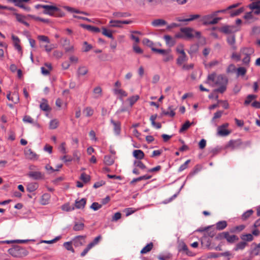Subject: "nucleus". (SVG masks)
<instances>
[{
    "instance_id": "1",
    "label": "nucleus",
    "mask_w": 260,
    "mask_h": 260,
    "mask_svg": "<svg viewBox=\"0 0 260 260\" xmlns=\"http://www.w3.org/2000/svg\"><path fill=\"white\" fill-rule=\"evenodd\" d=\"M215 239L217 240L225 239L228 243L233 244L239 240V238L235 235H230L229 232H223L218 234Z\"/></svg>"
},
{
    "instance_id": "2",
    "label": "nucleus",
    "mask_w": 260,
    "mask_h": 260,
    "mask_svg": "<svg viewBox=\"0 0 260 260\" xmlns=\"http://www.w3.org/2000/svg\"><path fill=\"white\" fill-rule=\"evenodd\" d=\"M241 52L246 55L245 57L242 60L243 63L245 64H248L250 60V55L254 52L253 49L251 48H244L241 50Z\"/></svg>"
},
{
    "instance_id": "3",
    "label": "nucleus",
    "mask_w": 260,
    "mask_h": 260,
    "mask_svg": "<svg viewBox=\"0 0 260 260\" xmlns=\"http://www.w3.org/2000/svg\"><path fill=\"white\" fill-rule=\"evenodd\" d=\"M218 12H225V10L216 11L211 14L203 16L202 18L203 24L205 25H209L210 21H211L212 19L218 14Z\"/></svg>"
},
{
    "instance_id": "4",
    "label": "nucleus",
    "mask_w": 260,
    "mask_h": 260,
    "mask_svg": "<svg viewBox=\"0 0 260 260\" xmlns=\"http://www.w3.org/2000/svg\"><path fill=\"white\" fill-rule=\"evenodd\" d=\"M86 236H77L73 239V243L75 247H80L82 246L85 243V239Z\"/></svg>"
},
{
    "instance_id": "5",
    "label": "nucleus",
    "mask_w": 260,
    "mask_h": 260,
    "mask_svg": "<svg viewBox=\"0 0 260 260\" xmlns=\"http://www.w3.org/2000/svg\"><path fill=\"white\" fill-rule=\"evenodd\" d=\"M180 31L184 34L187 39H192L194 37L193 31L194 30L191 27H184L180 29Z\"/></svg>"
},
{
    "instance_id": "6",
    "label": "nucleus",
    "mask_w": 260,
    "mask_h": 260,
    "mask_svg": "<svg viewBox=\"0 0 260 260\" xmlns=\"http://www.w3.org/2000/svg\"><path fill=\"white\" fill-rule=\"evenodd\" d=\"M242 142L240 139L231 140L226 145V148L231 147L234 149L242 146Z\"/></svg>"
},
{
    "instance_id": "7",
    "label": "nucleus",
    "mask_w": 260,
    "mask_h": 260,
    "mask_svg": "<svg viewBox=\"0 0 260 260\" xmlns=\"http://www.w3.org/2000/svg\"><path fill=\"white\" fill-rule=\"evenodd\" d=\"M23 250L21 247L18 245H15L13 247L8 250L10 254L14 257H19L21 253L20 250Z\"/></svg>"
},
{
    "instance_id": "8",
    "label": "nucleus",
    "mask_w": 260,
    "mask_h": 260,
    "mask_svg": "<svg viewBox=\"0 0 260 260\" xmlns=\"http://www.w3.org/2000/svg\"><path fill=\"white\" fill-rule=\"evenodd\" d=\"M219 31L224 34H230L236 31L234 25H225L219 28Z\"/></svg>"
},
{
    "instance_id": "9",
    "label": "nucleus",
    "mask_w": 260,
    "mask_h": 260,
    "mask_svg": "<svg viewBox=\"0 0 260 260\" xmlns=\"http://www.w3.org/2000/svg\"><path fill=\"white\" fill-rule=\"evenodd\" d=\"M228 82V78L225 75H219L216 77L215 81V84L217 85H227Z\"/></svg>"
},
{
    "instance_id": "10",
    "label": "nucleus",
    "mask_w": 260,
    "mask_h": 260,
    "mask_svg": "<svg viewBox=\"0 0 260 260\" xmlns=\"http://www.w3.org/2000/svg\"><path fill=\"white\" fill-rule=\"evenodd\" d=\"M24 153L27 158L32 160H37L38 158V155L34 152L30 148H26Z\"/></svg>"
},
{
    "instance_id": "11",
    "label": "nucleus",
    "mask_w": 260,
    "mask_h": 260,
    "mask_svg": "<svg viewBox=\"0 0 260 260\" xmlns=\"http://www.w3.org/2000/svg\"><path fill=\"white\" fill-rule=\"evenodd\" d=\"M212 226H209L207 228H205L203 229H199L197 231L199 232H203L206 231V233L205 234V238H206L207 237H209L210 238H213L216 234V232L214 230H209L211 228Z\"/></svg>"
},
{
    "instance_id": "12",
    "label": "nucleus",
    "mask_w": 260,
    "mask_h": 260,
    "mask_svg": "<svg viewBox=\"0 0 260 260\" xmlns=\"http://www.w3.org/2000/svg\"><path fill=\"white\" fill-rule=\"evenodd\" d=\"M27 176L34 180H40L44 178L43 174L41 172L38 171L29 172Z\"/></svg>"
},
{
    "instance_id": "13",
    "label": "nucleus",
    "mask_w": 260,
    "mask_h": 260,
    "mask_svg": "<svg viewBox=\"0 0 260 260\" xmlns=\"http://www.w3.org/2000/svg\"><path fill=\"white\" fill-rule=\"evenodd\" d=\"M161 110L162 111V112L160 114L161 116L164 115H168L171 117H173L175 115V112H174L175 109L173 106H169L168 107V110H170V112L166 111L162 108H161Z\"/></svg>"
},
{
    "instance_id": "14",
    "label": "nucleus",
    "mask_w": 260,
    "mask_h": 260,
    "mask_svg": "<svg viewBox=\"0 0 260 260\" xmlns=\"http://www.w3.org/2000/svg\"><path fill=\"white\" fill-rule=\"evenodd\" d=\"M201 16L199 14L190 15L188 18H181V17H178L176 18V20L179 22H188L200 18Z\"/></svg>"
},
{
    "instance_id": "15",
    "label": "nucleus",
    "mask_w": 260,
    "mask_h": 260,
    "mask_svg": "<svg viewBox=\"0 0 260 260\" xmlns=\"http://www.w3.org/2000/svg\"><path fill=\"white\" fill-rule=\"evenodd\" d=\"M80 26L83 28L86 29L87 30L94 32H100V29L99 27H95L90 25H87L85 24H81Z\"/></svg>"
},
{
    "instance_id": "16",
    "label": "nucleus",
    "mask_w": 260,
    "mask_h": 260,
    "mask_svg": "<svg viewBox=\"0 0 260 260\" xmlns=\"http://www.w3.org/2000/svg\"><path fill=\"white\" fill-rule=\"evenodd\" d=\"M7 98L8 99V100L11 101L14 104H17L19 101V97L18 94L17 93H16V92H14L12 94V96H11L10 92H9L7 95Z\"/></svg>"
},
{
    "instance_id": "17",
    "label": "nucleus",
    "mask_w": 260,
    "mask_h": 260,
    "mask_svg": "<svg viewBox=\"0 0 260 260\" xmlns=\"http://www.w3.org/2000/svg\"><path fill=\"white\" fill-rule=\"evenodd\" d=\"M86 203V199L82 198L80 200H76L75 203V207L77 209H83Z\"/></svg>"
},
{
    "instance_id": "18",
    "label": "nucleus",
    "mask_w": 260,
    "mask_h": 260,
    "mask_svg": "<svg viewBox=\"0 0 260 260\" xmlns=\"http://www.w3.org/2000/svg\"><path fill=\"white\" fill-rule=\"evenodd\" d=\"M167 23V21L162 19H155L151 22V24L155 27L162 26L166 25Z\"/></svg>"
},
{
    "instance_id": "19",
    "label": "nucleus",
    "mask_w": 260,
    "mask_h": 260,
    "mask_svg": "<svg viewBox=\"0 0 260 260\" xmlns=\"http://www.w3.org/2000/svg\"><path fill=\"white\" fill-rule=\"evenodd\" d=\"M248 7L250 9L253 11L252 12L254 13V14L256 15H258L260 14V6L257 5L256 3H251L249 5Z\"/></svg>"
},
{
    "instance_id": "20",
    "label": "nucleus",
    "mask_w": 260,
    "mask_h": 260,
    "mask_svg": "<svg viewBox=\"0 0 260 260\" xmlns=\"http://www.w3.org/2000/svg\"><path fill=\"white\" fill-rule=\"evenodd\" d=\"M253 245H254V247L250 250V254L254 255H258L260 253V243L258 244L253 243L252 244V246Z\"/></svg>"
},
{
    "instance_id": "21",
    "label": "nucleus",
    "mask_w": 260,
    "mask_h": 260,
    "mask_svg": "<svg viewBox=\"0 0 260 260\" xmlns=\"http://www.w3.org/2000/svg\"><path fill=\"white\" fill-rule=\"evenodd\" d=\"M63 8L67 10L68 11L71 12V13H75L77 14H84L85 15H89L88 13L84 12V11H81L80 10H78L77 9H74L73 8L69 7V6H64Z\"/></svg>"
},
{
    "instance_id": "22",
    "label": "nucleus",
    "mask_w": 260,
    "mask_h": 260,
    "mask_svg": "<svg viewBox=\"0 0 260 260\" xmlns=\"http://www.w3.org/2000/svg\"><path fill=\"white\" fill-rule=\"evenodd\" d=\"M15 15L16 16V20L18 22L24 24L26 26H29V24L25 20L26 17L24 16L19 14H18V13H15Z\"/></svg>"
},
{
    "instance_id": "23",
    "label": "nucleus",
    "mask_w": 260,
    "mask_h": 260,
    "mask_svg": "<svg viewBox=\"0 0 260 260\" xmlns=\"http://www.w3.org/2000/svg\"><path fill=\"white\" fill-rule=\"evenodd\" d=\"M227 225L228 223L225 220L219 221L216 223V229L218 231L223 230Z\"/></svg>"
},
{
    "instance_id": "24",
    "label": "nucleus",
    "mask_w": 260,
    "mask_h": 260,
    "mask_svg": "<svg viewBox=\"0 0 260 260\" xmlns=\"http://www.w3.org/2000/svg\"><path fill=\"white\" fill-rule=\"evenodd\" d=\"M134 157L138 159H142L144 157V153L141 150H135L133 153Z\"/></svg>"
},
{
    "instance_id": "25",
    "label": "nucleus",
    "mask_w": 260,
    "mask_h": 260,
    "mask_svg": "<svg viewBox=\"0 0 260 260\" xmlns=\"http://www.w3.org/2000/svg\"><path fill=\"white\" fill-rule=\"evenodd\" d=\"M187 56L186 55L185 52H181V54L179 56L178 58L177 59V63L178 65H181L183 62L186 61L187 60Z\"/></svg>"
},
{
    "instance_id": "26",
    "label": "nucleus",
    "mask_w": 260,
    "mask_h": 260,
    "mask_svg": "<svg viewBox=\"0 0 260 260\" xmlns=\"http://www.w3.org/2000/svg\"><path fill=\"white\" fill-rule=\"evenodd\" d=\"M153 247L152 242H150L147 244L140 251V253L142 254H146L150 251Z\"/></svg>"
},
{
    "instance_id": "27",
    "label": "nucleus",
    "mask_w": 260,
    "mask_h": 260,
    "mask_svg": "<svg viewBox=\"0 0 260 260\" xmlns=\"http://www.w3.org/2000/svg\"><path fill=\"white\" fill-rule=\"evenodd\" d=\"M151 175H144V176H140L138 178H134L130 182V184H134L135 183L137 182H138V181H141L142 180H147V179H149L151 178Z\"/></svg>"
},
{
    "instance_id": "28",
    "label": "nucleus",
    "mask_w": 260,
    "mask_h": 260,
    "mask_svg": "<svg viewBox=\"0 0 260 260\" xmlns=\"http://www.w3.org/2000/svg\"><path fill=\"white\" fill-rule=\"evenodd\" d=\"M110 121L114 125V130L115 133L117 135L119 134L120 132V123L118 121L116 122L113 119H111Z\"/></svg>"
},
{
    "instance_id": "29",
    "label": "nucleus",
    "mask_w": 260,
    "mask_h": 260,
    "mask_svg": "<svg viewBox=\"0 0 260 260\" xmlns=\"http://www.w3.org/2000/svg\"><path fill=\"white\" fill-rule=\"evenodd\" d=\"M164 39L166 41L167 45L170 47L174 46L175 44V41L169 35H165Z\"/></svg>"
},
{
    "instance_id": "30",
    "label": "nucleus",
    "mask_w": 260,
    "mask_h": 260,
    "mask_svg": "<svg viewBox=\"0 0 260 260\" xmlns=\"http://www.w3.org/2000/svg\"><path fill=\"white\" fill-rule=\"evenodd\" d=\"M39 187L38 184L37 183H29L26 187V190L29 192L35 191Z\"/></svg>"
},
{
    "instance_id": "31",
    "label": "nucleus",
    "mask_w": 260,
    "mask_h": 260,
    "mask_svg": "<svg viewBox=\"0 0 260 260\" xmlns=\"http://www.w3.org/2000/svg\"><path fill=\"white\" fill-rule=\"evenodd\" d=\"M201 169H202V167L200 165H196L194 167L193 170L190 172V173L189 174V175L187 176V178H190V177H192L193 176H194V175L197 174L201 170Z\"/></svg>"
},
{
    "instance_id": "32",
    "label": "nucleus",
    "mask_w": 260,
    "mask_h": 260,
    "mask_svg": "<svg viewBox=\"0 0 260 260\" xmlns=\"http://www.w3.org/2000/svg\"><path fill=\"white\" fill-rule=\"evenodd\" d=\"M43 102L41 103L40 105V108L44 111H49L50 108L47 104V101L46 99H43Z\"/></svg>"
},
{
    "instance_id": "33",
    "label": "nucleus",
    "mask_w": 260,
    "mask_h": 260,
    "mask_svg": "<svg viewBox=\"0 0 260 260\" xmlns=\"http://www.w3.org/2000/svg\"><path fill=\"white\" fill-rule=\"evenodd\" d=\"M105 164L108 166H111L114 162L113 158L110 155H105L104 159Z\"/></svg>"
},
{
    "instance_id": "34",
    "label": "nucleus",
    "mask_w": 260,
    "mask_h": 260,
    "mask_svg": "<svg viewBox=\"0 0 260 260\" xmlns=\"http://www.w3.org/2000/svg\"><path fill=\"white\" fill-rule=\"evenodd\" d=\"M193 122H190L188 120H187L181 126L179 129V133H182L184 131H186L191 125L193 124Z\"/></svg>"
},
{
    "instance_id": "35",
    "label": "nucleus",
    "mask_w": 260,
    "mask_h": 260,
    "mask_svg": "<svg viewBox=\"0 0 260 260\" xmlns=\"http://www.w3.org/2000/svg\"><path fill=\"white\" fill-rule=\"evenodd\" d=\"M240 238L243 241L246 242L247 241H251L253 239V236L251 234H243L241 236Z\"/></svg>"
},
{
    "instance_id": "36",
    "label": "nucleus",
    "mask_w": 260,
    "mask_h": 260,
    "mask_svg": "<svg viewBox=\"0 0 260 260\" xmlns=\"http://www.w3.org/2000/svg\"><path fill=\"white\" fill-rule=\"evenodd\" d=\"M247 245V243L245 241H242L238 243H237L234 248L235 251H238L239 250H243L245 248L246 246Z\"/></svg>"
},
{
    "instance_id": "37",
    "label": "nucleus",
    "mask_w": 260,
    "mask_h": 260,
    "mask_svg": "<svg viewBox=\"0 0 260 260\" xmlns=\"http://www.w3.org/2000/svg\"><path fill=\"white\" fill-rule=\"evenodd\" d=\"M85 225L82 222H75L73 226V230L75 231H82L84 229Z\"/></svg>"
},
{
    "instance_id": "38",
    "label": "nucleus",
    "mask_w": 260,
    "mask_h": 260,
    "mask_svg": "<svg viewBox=\"0 0 260 260\" xmlns=\"http://www.w3.org/2000/svg\"><path fill=\"white\" fill-rule=\"evenodd\" d=\"M113 15L117 18L127 17L131 16V14L127 12H116L113 13Z\"/></svg>"
},
{
    "instance_id": "39",
    "label": "nucleus",
    "mask_w": 260,
    "mask_h": 260,
    "mask_svg": "<svg viewBox=\"0 0 260 260\" xmlns=\"http://www.w3.org/2000/svg\"><path fill=\"white\" fill-rule=\"evenodd\" d=\"M88 73V69L85 67H80L78 68L77 71V75L79 77L80 76H84Z\"/></svg>"
},
{
    "instance_id": "40",
    "label": "nucleus",
    "mask_w": 260,
    "mask_h": 260,
    "mask_svg": "<svg viewBox=\"0 0 260 260\" xmlns=\"http://www.w3.org/2000/svg\"><path fill=\"white\" fill-rule=\"evenodd\" d=\"M227 42L231 46H232V48L233 49L236 50V47L234 45L235 43V35L229 36L227 38Z\"/></svg>"
},
{
    "instance_id": "41",
    "label": "nucleus",
    "mask_w": 260,
    "mask_h": 260,
    "mask_svg": "<svg viewBox=\"0 0 260 260\" xmlns=\"http://www.w3.org/2000/svg\"><path fill=\"white\" fill-rule=\"evenodd\" d=\"M257 98V96L254 94H249L246 98V100L244 101V104L245 106L248 105L252 100L255 99Z\"/></svg>"
},
{
    "instance_id": "42",
    "label": "nucleus",
    "mask_w": 260,
    "mask_h": 260,
    "mask_svg": "<svg viewBox=\"0 0 260 260\" xmlns=\"http://www.w3.org/2000/svg\"><path fill=\"white\" fill-rule=\"evenodd\" d=\"M252 11L247 12L245 14V15L243 17L245 19L247 20V22L248 23H250L251 22L250 21H249V20L250 19H252L253 21L257 19L256 18H254L252 15Z\"/></svg>"
},
{
    "instance_id": "43",
    "label": "nucleus",
    "mask_w": 260,
    "mask_h": 260,
    "mask_svg": "<svg viewBox=\"0 0 260 260\" xmlns=\"http://www.w3.org/2000/svg\"><path fill=\"white\" fill-rule=\"evenodd\" d=\"M93 93L95 94L94 98L98 99L102 96V89L100 86H97L94 88Z\"/></svg>"
},
{
    "instance_id": "44",
    "label": "nucleus",
    "mask_w": 260,
    "mask_h": 260,
    "mask_svg": "<svg viewBox=\"0 0 260 260\" xmlns=\"http://www.w3.org/2000/svg\"><path fill=\"white\" fill-rule=\"evenodd\" d=\"M152 51L154 52H156V53H157L159 54H161L162 55H164L166 54L168 52H170L171 50L170 49L166 50V49H157L155 48H152Z\"/></svg>"
},
{
    "instance_id": "45",
    "label": "nucleus",
    "mask_w": 260,
    "mask_h": 260,
    "mask_svg": "<svg viewBox=\"0 0 260 260\" xmlns=\"http://www.w3.org/2000/svg\"><path fill=\"white\" fill-rule=\"evenodd\" d=\"M50 199L49 194L48 193L44 194L41 198V204L42 205H46L48 203V201Z\"/></svg>"
},
{
    "instance_id": "46",
    "label": "nucleus",
    "mask_w": 260,
    "mask_h": 260,
    "mask_svg": "<svg viewBox=\"0 0 260 260\" xmlns=\"http://www.w3.org/2000/svg\"><path fill=\"white\" fill-rule=\"evenodd\" d=\"M253 213L252 209H250L244 212L242 215V219L243 220H246L248 219Z\"/></svg>"
},
{
    "instance_id": "47",
    "label": "nucleus",
    "mask_w": 260,
    "mask_h": 260,
    "mask_svg": "<svg viewBox=\"0 0 260 260\" xmlns=\"http://www.w3.org/2000/svg\"><path fill=\"white\" fill-rule=\"evenodd\" d=\"M52 8L53 9H48L46 12H43V13L45 14H48L50 16H54V13L55 12V11H58L59 8H57V7L53 6H52Z\"/></svg>"
},
{
    "instance_id": "48",
    "label": "nucleus",
    "mask_w": 260,
    "mask_h": 260,
    "mask_svg": "<svg viewBox=\"0 0 260 260\" xmlns=\"http://www.w3.org/2000/svg\"><path fill=\"white\" fill-rule=\"evenodd\" d=\"M140 97L138 95H136L129 98L127 101L129 102V105L132 107L139 99Z\"/></svg>"
},
{
    "instance_id": "49",
    "label": "nucleus",
    "mask_w": 260,
    "mask_h": 260,
    "mask_svg": "<svg viewBox=\"0 0 260 260\" xmlns=\"http://www.w3.org/2000/svg\"><path fill=\"white\" fill-rule=\"evenodd\" d=\"M143 43L146 45L147 46L150 47L151 49L152 48H155L154 47V43L152 41H150L148 39L145 38L143 40Z\"/></svg>"
},
{
    "instance_id": "50",
    "label": "nucleus",
    "mask_w": 260,
    "mask_h": 260,
    "mask_svg": "<svg viewBox=\"0 0 260 260\" xmlns=\"http://www.w3.org/2000/svg\"><path fill=\"white\" fill-rule=\"evenodd\" d=\"M231 133V131L224 128H218V134L221 136H226Z\"/></svg>"
},
{
    "instance_id": "51",
    "label": "nucleus",
    "mask_w": 260,
    "mask_h": 260,
    "mask_svg": "<svg viewBox=\"0 0 260 260\" xmlns=\"http://www.w3.org/2000/svg\"><path fill=\"white\" fill-rule=\"evenodd\" d=\"M172 257V254L170 253L165 254H160L158 256L159 260H170Z\"/></svg>"
},
{
    "instance_id": "52",
    "label": "nucleus",
    "mask_w": 260,
    "mask_h": 260,
    "mask_svg": "<svg viewBox=\"0 0 260 260\" xmlns=\"http://www.w3.org/2000/svg\"><path fill=\"white\" fill-rule=\"evenodd\" d=\"M102 30H103V31H102L103 35H104V36H105L109 38H111L112 39H114L112 34L110 31L108 30L107 29H106L104 27H102Z\"/></svg>"
},
{
    "instance_id": "53",
    "label": "nucleus",
    "mask_w": 260,
    "mask_h": 260,
    "mask_svg": "<svg viewBox=\"0 0 260 260\" xmlns=\"http://www.w3.org/2000/svg\"><path fill=\"white\" fill-rule=\"evenodd\" d=\"M114 92L116 94H120L121 96L125 97L127 95V93L123 90L121 89H114Z\"/></svg>"
},
{
    "instance_id": "54",
    "label": "nucleus",
    "mask_w": 260,
    "mask_h": 260,
    "mask_svg": "<svg viewBox=\"0 0 260 260\" xmlns=\"http://www.w3.org/2000/svg\"><path fill=\"white\" fill-rule=\"evenodd\" d=\"M72 242H66L63 243V246L65 248L69 251H71L72 252H74V249H73L72 245Z\"/></svg>"
},
{
    "instance_id": "55",
    "label": "nucleus",
    "mask_w": 260,
    "mask_h": 260,
    "mask_svg": "<svg viewBox=\"0 0 260 260\" xmlns=\"http://www.w3.org/2000/svg\"><path fill=\"white\" fill-rule=\"evenodd\" d=\"M80 179L82 180L84 183H87L90 180V176L86 175L85 173H83L80 176Z\"/></svg>"
},
{
    "instance_id": "56",
    "label": "nucleus",
    "mask_w": 260,
    "mask_h": 260,
    "mask_svg": "<svg viewBox=\"0 0 260 260\" xmlns=\"http://www.w3.org/2000/svg\"><path fill=\"white\" fill-rule=\"evenodd\" d=\"M110 23L111 24L110 26L112 27H120L121 26V20H111L110 21Z\"/></svg>"
},
{
    "instance_id": "57",
    "label": "nucleus",
    "mask_w": 260,
    "mask_h": 260,
    "mask_svg": "<svg viewBox=\"0 0 260 260\" xmlns=\"http://www.w3.org/2000/svg\"><path fill=\"white\" fill-rule=\"evenodd\" d=\"M219 87L214 90V92L223 93L226 89V85H219Z\"/></svg>"
},
{
    "instance_id": "58",
    "label": "nucleus",
    "mask_w": 260,
    "mask_h": 260,
    "mask_svg": "<svg viewBox=\"0 0 260 260\" xmlns=\"http://www.w3.org/2000/svg\"><path fill=\"white\" fill-rule=\"evenodd\" d=\"M102 239V236L99 235L95 237L93 240L89 243L92 247H94L95 245H97L100 241Z\"/></svg>"
},
{
    "instance_id": "59",
    "label": "nucleus",
    "mask_w": 260,
    "mask_h": 260,
    "mask_svg": "<svg viewBox=\"0 0 260 260\" xmlns=\"http://www.w3.org/2000/svg\"><path fill=\"white\" fill-rule=\"evenodd\" d=\"M244 11L243 8H240L234 11H232L231 12V16L232 17L236 16L239 15L240 14L242 13Z\"/></svg>"
},
{
    "instance_id": "60",
    "label": "nucleus",
    "mask_w": 260,
    "mask_h": 260,
    "mask_svg": "<svg viewBox=\"0 0 260 260\" xmlns=\"http://www.w3.org/2000/svg\"><path fill=\"white\" fill-rule=\"evenodd\" d=\"M102 206V205L101 204H100L97 202H93L90 206V208L94 211H97L101 208Z\"/></svg>"
},
{
    "instance_id": "61",
    "label": "nucleus",
    "mask_w": 260,
    "mask_h": 260,
    "mask_svg": "<svg viewBox=\"0 0 260 260\" xmlns=\"http://www.w3.org/2000/svg\"><path fill=\"white\" fill-rule=\"evenodd\" d=\"M58 123L56 119H53L50 121L49 127L51 129H55L58 126Z\"/></svg>"
},
{
    "instance_id": "62",
    "label": "nucleus",
    "mask_w": 260,
    "mask_h": 260,
    "mask_svg": "<svg viewBox=\"0 0 260 260\" xmlns=\"http://www.w3.org/2000/svg\"><path fill=\"white\" fill-rule=\"evenodd\" d=\"M83 112L85 113L86 116L89 117L92 115L93 111L91 108L87 107L85 109Z\"/></svg>"
},
{
    "instance_id": "63",
    "label": "nucleus",
    "mask_w": 260,
    "mask_h": 260,
    "mask_svg": "<svg viewBox=\"0 0 260 260\" xmlns=\"http://www.w3.org/2000/svg\"><path fill=\"white\" fill-rule=\"evenodd\" d=\"M23 3L24 2H18L16 4V6L22 8L27 12H29L30 10V8L23 5Z\"/></svg>"
},
{
    "instance_id": "64",
    "label": "nucleus",
    "mask_w": 260,
    "mask_h": 260,
    "mask_svg": "<svg viewBox=\"0 0 260 260\" xmlns=\"http://www.w3.org/2000/svg\"><path fill=\"white\" fill-rule=\"evenodd\" d=\"M134 164L141 169H145L146 168V166L140 160H135Z\"/></svg>"
}]
</instances>
